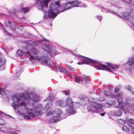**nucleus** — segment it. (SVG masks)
<instances>
[{
	"label": "nucleus",
	"instance_id": "obj_1",
	"mask_svg": "<svg viewBox=\"0 0 134 134\" xmlns=\"http://www.w3.org/2000/svg\"><path fill=\"white\" fill-rule=\"evenodd\" d=\"M30 97L27 93H20L13 96L12 98L13 102L12 106L15 110L17 106L18 112L26 120H30L42 114L49 109L46 107L44 108L41 104H35V102L38 101L40 99L37 94H34L31 99Z\"/></svg>",
	"mask_w": 134,
	"mask_h": 134
},
{
	"label": "nucleus",
	"instance_id": "obj_2",
	"mask_svg": "<svg viewBox=\"0 0 134 134\" xmlns=\"http://www.w3.org/2000/svg\"><path fill=\"white\" fill-rule=\"evenodd\" d=\"M41 47L44 51L42 53L40 56L34 57L31 55L30 60L33 63L35 60H39L42 64L50 66L53 64V62L49 59L50 58L53 57L56 54L57 44L52 43L46 38L43 39L41 42Z\"/></svg>",
	"mask_w": 134,
	"mask_h": 134
},
{
	"label": "nucleus",
	"instance_id": "obj_3",
	"mask_svg": "<svg viewBox=\"0 0 134 134\" xmlns=\"http://www.w3.org/2000/svg\"><path fill=\"white\" fill-rule=\"evenodd\" d=\"M81 7L84 8L87 7V5L78 0L68 1L63 3L61 5L59 1L52 2L50 3L48 7V10L47 13L48 15L44 14V18L46 19L47 16L54 19L60 13L64 12L65 10L70 9L75 7Z\"/></svg>",
	"mask_w": 134,
	"mask_h": 134
},
{
	"label": "nucleus",
	"instance_id": "obj_4",
	"mask_svg": "<svg viewBox=\"0 0 134 134\" xmlns=\"http://www.w3.org/2000/svg\"><path fill=\"white\" fill-rule=\"evenodd\" d=\"M82 58H79L78 60L81 61L78 62L77 64L79 65L83 64H94V67L97 70H107L111 72H113L112 70L114 71L115 69H118L120 66L119 65L114 66L110 63H108L107 65L110 68H109L106 65L99 63L98 62L84 57H82Z\"/></svg>",
	"mask_w": 134,
	"mask_h": 134
},
{
	"label": "nucleus",
	"instance_id": "obj_5",
	"mask_svg": "<svg viewBox=\"0 0 134 134\" xmlns=\"http://www.w3.org/2000/svg\"><path fill=\"white\" fill-rule=\"evenodd\" d=\"M55 104L56 105L63 108L66 107V111L68 114H74L76 113L75 109L77 108L79 103L77 102H73L71 98H69L64 102L61 100L56 101Z\"/></svg>",
	"mask_w": 134,
	"mask_h": 134
},
{
	"label": "nucleus",
	"instance_id": "obj_6",
	"mask_svg": "<svg viewBox=\"0 0 134 134\" xmlns=\"http://www.w3.org/2000/svg\"><path fill=\"white\" fill-rule=\"evenodd\" d=\"M125 70L129 71L130 74L132 76H134V58H131L126 63L123 65Z\"/></svg>",
	"mask_w": 134,
	"mask_h": 134
},
{
	"label": "nucleus",
	"instance_id": "obj_7",
	"mask_svg": "<svg viewBox=\"0 0 134 134\" xmlns=\"http://www.w3.org/2000/svg\"><path fill=\"white\" fill-rule=\"evenodd\" d=\"M103 107L101 104L96 103L94 104H90L87 107V109L89 111L92 113H99V110Z\"/></svg>",
	"mask_w": 134,
	"mask_h": 134
},
{
	"label": "nucleus",
	"instance_id": "obj_8",
	"mask_svg": "<svg viewBox=\"0 0 134 134\" xmlns=\"http://www.w3.org/2000/svg\"><path fill=\"white\" fill-rule=\"evenodd\" d=\"M122 95L121 93H119L116 96V97L119 98L117 99L119 105L121 107L122 110L128 111L129 110V108L130 107V105H131L129 103H125L120 99H121L122 98L121 97Z\"/></svg>",
	"mask_w": 134,
	"mask_h": 134
},
{
	"label": "nucleus",
	"instance_id": "obj_9",
	"mask_svg": "<svg viewBox=\"0 0 134 134\" xmlns=\"http://www.w3.org/2000/svg\"><path fill=\"white\" fill-rule=\"evenodd\" d=\"M37 8L40 10L43 11L45 7H48V4L50 0H35Z\"/></svg>",
	"mask_w": 134,
	"mask_h": 134
},
{
	"label": "nucleus",
	"instance_id": "obj_10",
	"mask_svg": "<svg viewBox=\"0 0 134 134\" xmlns=\"http://www.w3.org/2000/svg\"><path fill=\"white\" fill-rule=\"evenodd\" d=\"M112 13L119 17L122 18L123 17L128 20L131 19L132 20V19H134V10H132L131 13L129 12H125L124 13L123 15H121L115 12H112Z\"/></svg>",
	"mask_w": 134,
	"mask_h": 134
},
{
	"label": "nucleus",
	"instance_id": "obj_11",
	"mask_svg": "<svg viewBox=\"0 0 134 134\" xmlns=\"http://www.w3.org/2000/svg\"><path fill=\"white\" fill-rule=\"evenodd\" d=\"M61 120V117L60 115H57L53 116L52 119H49V121L50 122L53 123L58 122Z\"/></svg>",
	"mask_w": 134,
	"mask_h": 134
},
{
	"label": "nucleus",
	"instance_id": "obj_12",
	"mask_svg": "<svg viewBox=\"0 0 134 134\" xmlns=\"http://www.w3.org/2000/svg\"><path fill=\"white\" fill-rule=\"evenodd\" d=\"M131 105H130V107H129V108L128 111H124L123 110H123L124 111V112L126 114V112H129V109L131 108ZM119 107H119L120 109V110L121 109L122 110V109H121V107L120 106H119ZM116 107L118 109H119V110H116L115 111H114V114L115 115L118 116H121L122 114V112H121V111L119 110V107Z\"/></svg>",
	"mask_w": 134,
	"mask_h": 134
},
{
	"label": "nucleus",
	"instance_id": "obj_13",
	"mask_svg": "<svg viewBox=\"0 0 134 134\" xmlns=\"http://www.w3.org/2000/svg\"><path fill=\"white\" fill-rule=\"evenodd\" d=\"M37 52L36 49L34 48L31 49L29 51L26 52V55L27 56L31 55L32 54L35 55H37Z\"/></svg>",
	"mask_w": 134,
	"mask_h": 134
},
{
	"label": "nucleus",
	"instance_id": "obj_14",
	"mask_svg": "<svg viewBox=\"0 0 134 134\" xmlns=\"http://www.w3.org/2000/svg\"><path fill=\"white\" fill-rule=\"evenodd\" d=\"M6 116V115L0 111V125H2L5 123L4 118Z\"/></svg>",
	"mask_w": 134,
	"mask_h": 134
},
{
	"label": "nucleus",
	"instance_id": "obj_15",
	"mask_svg": "<svg viewBox=\"0 0 134 134\" xmlns=\"http://www.w3.org/2000/svg\"><path fill=\"white\" fill-rule=\"evenodd\" d=\"M12 129L10 127H7L5 126H2L0 128V130L5 132H9L12 131Z\"/></svg>",
	"mask_w": 134,
	"mask_h": 134
},
{
	"label": "nucleus",
	"instance_id": "obj_16",
	"mask_svg": "<svg viewBox=\"0 0 134 134\" xmlns=\"http://www.w3.org/2000/svg\"><path fill=\"white\" fill-rule=\"evenodd\" d=\"M104 95L107 97L113 98L115 97V95L114 94H111L106 91H104Z\"/></svg>",
	"mask_w": 134,
	"mask_h": 134
},
{
	"label": "nucleus",
	"instance_id": "obj_17",
	"mask_svg": "<svg viewBox=\"0 0 134 134\" xmlns=\"http://www.w3.org/2000/svg\"><path fill=\"white\" fill-rule=\"evenodd\" d=\"M57 66L58 67V69L60 72L64 74L67 73V70L65 68L60 66L58 64H57Z\"/></svg>",
	"mask_w": 134,
	"mask_h": 134
},
{
	"label": "nucleus",
	"instance_id": "obj_18",
	"mask_svg": "<svg viewBox=\"0 0 134 134\" xmlns=\"http://www.w3.org/2000/svg\"><path fill=\"white\" fill-rule=\"evenodd\" d=\"M27 44L30 46H34L37 44L36 42H34L31 41H27L26 42Z\"/></svg>",
	"mask_w": 134,
	"mask_h": 134
},
{
	"label": "nucleus",
	"instance_id": "obj_19",
	"mask_svg": "<svg viewBox=\"0 0 134 134\" xmlns=\"http://www.w3.org/2000/svg\"><path fill=\"white\" fill-rule=\"evenodd\" d=\"M82 77L81 76H76L75 77V81L78 83H80V82L82 81Z\"/></svg>",
	"mask_w": 134,
	"mask_h": 134
},
{
	"label": "nucleus",
	"instance_id": "obj_20",
	"mask_svg": "<svg viewBox=\"0 0 134 134\" xmlns=\"http://www.w3.org/2000/svg\"><path fill=\"white\" fill-rule=\"evenodd\" d=\"M55 112L58 115H59L62 113V110L59 108H56L55 109Z\"/></svg>",
	"mask_w": 134,
	"mask_h": 134
},
{
	"label": "nucleus",
	"instance_id": "obj_21",
	"mask_svg": "<svg viewBox=\"0 0 134 134\" xmlns=\"http://www.w3.org/2000/svg\"><path fill=\"white\" fill-rule=\"evenodd\" d=\"M126 121L128 125L131 124H134V119L132 118L129 119H127L126 120Z\"/></svg>",
	"mask_w": 134,
	"mask_h": 134
},
{
	"label": "nucleus",
	"instance_id": "obj_22",
	"mask_svg": "<svg viewBox=\"0 0 134 134\" xmlns=\"http://www.w3.org/2000/svg\"><path fill=\"white\" fill-rule=\"evenodd\" d=\"M97 99V98L95 99L92 97H90L89 99V100L90 103L95 104L96 103L95 101Z\"/></svg>",
	"mask_w": 134,
	"mask_h": 134
},
{
	"label": "nucleus",
	"instance_id": "obj_23",
	"mask_svg": "<svg viewBox=\"0 0 134 134\" xmlns=\"http://www.w3.org/2000/svg\"><path fill=\"white\" fill-rule=\"evenodd\" d=\"M122 130L128 132L130 131V129L126 126H123L122 128Z\"/></svg>",
	"mask_w": 134,
	"mask_h": 134
},
{
	"label": "nucleus",
	"instance_id": "obj_24",
	"mask_svg": "<svg viewBox=\"0 0 134 134\" xmlns=\"http://www.w3.org/2000/svg\"><path fill=\"white\" fill-rule=\"evenodd\" d=\"M115 104L114 103H105L104 104L105 106L107 107H110L111 105H113Z\"/></svg>",
	"mask_w": 134,
	"mask_h": 134
},
{
	"label": "nucleus",
	"instance_id": "obj_25",
	"mask_svg": "<svg viewBox=\"0 0 134 134\" xmlns=\"http://www.w3.org/2000/svg\"><path fill=\"white\" fill-rule=\"evenodd\" d=\"M54 98L53 96L51 94H50L47 98V99L48 101H51L53 100Z\"/></svg>",
	"mask_w": 134,
	"mask_h": 134
},
{
	"label": "nucleus",
	"instance_id": "obj_26",
	"mask_svg": "<svg viewBox=\"0 0 134 134\" xmlns=\"http://www.w3.org/2000/svg\"><path fill=\"white\" fill-rule=\"evenodd\" d=\"M17 53L18 55L21 57L23 54V52L21 50H18L17 51Z\"/></svg>",
	"mask_w": 134,
	"mask_h": 134
},
{
	"label": "nucleus",
	"instance_id": "obj_27",
	"mask_svg": "<svg viewBox=\"0 0 134 134\" xmlns=\"http://www.w3.org/2000/svg\"><path fill=\"white\" fill-rule=\"evenodd\" d=\"M120 86H116L115 88L114 89V92L115 93H117L119 91L120 88Z\"/></svg>",
	"mask_w": 134,
	"mask_h": 134
},
{
	"label": "nucleus",
	"instance_id": "obj_28",
	"mask_svg": "<svg viewBox=\"0 0 134 134\" xmlns=\"http://www.w3.org/2000/svg\"><path fill=\"white\" fill-rule=\"evenodd\" d=\"M29 9L27 8H23L21 9V11L24 13H26L28 12L29 11Z\"/></svg>",
	"mask_w": 134,
	"mask_h": 134
},
{
	"label": "nucleus",
	"instance_id": "obj_29",
	"mask_svg": "<svg viewBox=\"0 0 134 134\" xmlns=\"http://www.w3.org/2000/svg\"><path fill=\"white\" fill-rule=\"evenodd\" d=\"M67 67L68 69L70 70H71L73 71H75L76 70L75 69L72 67L68 65Z\"/></svg>",
	"mask_w": 134,
	"mask_h": 134
},
{
	"label": "nucleus",
	"instance_id": "obj_30",
	"mask_svg": "<svg viewBox=\"0 0 134 134\" xmlns=\"http://www.w3.org/2000/svg\"><path fill=\"white\" fill-rule=\"evenodd\" d=\"M21 72L20 70L17 72L15 76V79H17L20 75V73Z\"/></svg>",
	"mask_w": 134,
	"mask_h": 134
},
{
	"label": "nucleus",
	"instance_id": "obj_31",
	"mask_svg": "<svg viewBox=\"0 0 134 134\" xmlns=\"http://www.w3.org/2000/svg\"><path fill=\"white\" fill-rule=\"evenodd\" d=\"M54 112L53 111H48L47 113V116H50L52 115L54 113Z\"/></svg>",
	"mask_w": 134,
	"mask_h": 134
},
{
	"label": "nucleus",
	"instance_id": "obj_32",
	"mask_svg": "<svg viewBox=\"0 0 134 134\" xmlns=\"http://www.w3.org/2000/svg\"><path fill=\"white\" fill-rule=\"evenodd\" d=\"M5 90L3 89L0 88V94L2 95L5 94Z\"/></svg>",
	"mask_w": 134,
	"mask_h": 134
},
{
	"label": "nucleus",
	"instance_id": "obj_33",
	"mask_svg": "<svg viewBox=\"0 0 134 134\" xmlns=\"http://www.w3.org/2000/svg\"><path fill=\"white\" fill-rule=\"evenodd\" d=\"M117 121L119 123L121 124H124L125 123V121L124 120L121 119H118L117 120Z\"/></svg>",
	"mask_w": 134,
	"mask_h": 134
},
{
	"label": "nucleus",
	"instance_id": "obj_34",
	"mask_svg": "<svg viewBox=\"0 0 134 134\" xmlns=\"http://www.w3.org/2000/svg\"><path fill=\"white\" fill-rule=\"evenodd\" d=\"M63 93L65 95H68L70 93V91H62Z\"/></svg>",
	"mask_w": 134,
	"mask_h": 134
},
{
	"label": "nucleus",
	"instance_id": "obj_35",
	"mask_svg": "<svg viewBox=\"0 0 134 134\" xmlns=\"http://www.w3.org/2000/svg\"><path fill=\"white\" fill-rule=\"evenodd\" d=\"M82 78H83V77ZM83 79L84 80V82H85L87 83L88 82L87 77L85 76H83Z\"/></svg>",
	"mask_w": 134,
	"mask_h": 134
},
{
	"label": "nucleus",
	"instance_id": "obj_36",
	"mask_svg": "<svg viewBox=\"0 0 134 134\" xmlns=\"http://www.w3.org/2000/svg\"><path fill=\"white\" fill-rule=\"evenodd\" d=\"M10 27L13 29L15 30L16 28L17 27V25H16L12 24V25Z\"/></svg>",
	"mask_w": 134,
	"mask_h": 134
},
{
	"label": "nucleus",
	"instance_id": "obj_37",
	"mask_svg": "<svg viewBox=\"0 0 134 134\" xmlns=\"http://www.w3.org/2000/svg\"><path fill=\"white\" fill-rule=\"evenodd\" d=\"M128 3H130L132 2L131 0H122Z\"/></svg>",
	"mask_w": 134,
	"mask_h": 134
},
{
	"label": "nucleus",
	"instance_id": "obj_38",
	"mask_svg": "<svg viewBox=\"0 0 134 134\" xmlns=\"http://www.w3.org/2000/svg\"><path fill=\"white\" fill-rule=\"evenodd\" d=\"M97 18L98 20H99L100 21H101L102 19V17L100 16H97Z\"/></svg>",
	"mask_w": 134,
	"mask_h": 134
},
{
	"label": "nucleus",
	"instance_id": "obj_39",
	"mask_svg": "<svg viewBox=\"0 0 134 134\" xmlns=\"http://www.w3.org/2000/svg\"><path fill=\"white\" fill-rule=\"evenodd\" d=\"M131 127L132 131V134H134V127L131 126Z\"/></svg>",
	"mask_w": 134,
	"mask_h": 134
},
{
	"label": "nucleus",
	"instance_id": "obj_40",
	"mask_svg": "<svg viewBox=\"0 0 134 134\" xmlns=\"http://www.w3.org/2000/svg\"><path fill=\"white\" fill-rule=\"evenodd\" d=\"M9 133H10L12 134H19L18 133L16 132H14V131H10Z\"/></svg>",
	"mask_w": 134,
	"mask_h": 134
},
{
	"label": "nucleus",
	"instance_id": "obj_41",
	"mask_svg": "<svg viewBox=\"0 0 134 134\" xmlns=\"http://www.w3.org/2000/svg\"><path fill=\"white\" fill-rule=\"evenodd\" d=\"M8 24V27H10L12 25L11 24V22L10 21H8L7 22Z\"/></svg>",
	"mask_w": 134,
	"mask_h": 134
},
{
	"label": "nucleus",
	"instance_id": "obj_42",
	"mask_svg": "<svg viewBox=\"0 0 134 134\" xmlns=\"http://www.w3.org/2000/svg\"><path fill=\"white\" fill-rule=\"evenodd\" d=\"M100 111V110H99V111ZM100 115L102 116H104V115H105V114L106 113L105 112H104L103 113H100V111H99V113Z\"/></svg>",
	"mask_w": 134,
	"mask_h": 134
},
{
	"label": "nucleus",
	"instance_id": "obj_43",
	"mask_svg": "<svg viewBox=\"0 0 134 134\" xmlns=\"http://www.w3.org/2000/svg\"><path fill=\"white\" fill-rule=\"evenodd\" d=\"M101 10L103 12H108V11H107L106 10H105L104 8H102Z\"/></svg>",
	"mask_w": 134,
	"mask_h": 134
},
{
	"label": "nucleus",
	"instance_id": "obj_44",
	"mask_svg": "<svg viewBox=\"0 0 134 134\" xmlns=\"http://www.w3.org/2000/svg\"><path fill=\"white\" fill-rule=\"evenodd\" d=\"M65 74H66L69 77L71 76V75L67 71V73H66Z\"/></svg>",
	"mask_w": 134,
	"mask_h": 134
},
{
	"label": "nucleus",
	"instance_id": "obj_45",
	"mask_svg": "<svg viewBox=\"0 0 134 134\" xmlns=\"http://www.w3.org/2000/svg\"><path fill=\"white\" fill-rule=\"evenodd\" d=\"M79 98L81 99V100H83V99H84L85 98L84 97H81V96H80L79 97Z\"/></svg>",
	"mask_w": 134,
	"mask_h": 134
},
{
	"label": "nucleus",
	"instance_id": "obj_46",
	"mask_svg": "<svg viewBox=\"0 0 134 134\" xmlns=\"http://www.w3.org/2000/svg\"><path fill=\"white\" fill-rule=\"evenodd\" d=\"M104 99V98H102L100 99H98V100L99 101H102Z\"/></svg>",
	"mask_w": 134,
	"mask_h": 134
},
{
	"label": "nucleus",
	"instance_id": "obj_47",
	"mask_svg": "<svg viewBox=\"0 0 134 134\" xmlns=\"http://www.w3.org/2000/svg\"><path fill=\"white\" fill-rule=\"evenodd\" d=\"M57 64H55V66L57 68H58V67L57 66Z\"/></svg>",
	"mask_w": 134,
	"mask_h": 134
},
{
	"label": "nucleus",
	"instance_id": "obj_48",
	"mask_svg": "<svg viewBox=\"0 0 134 134\" xmlns=\"http://www.w3.org/2000/svg\"><path fill=\"white\" fill-rule=\"evenodd\" d=\"M132 4H133V5L134 7V1L132 2Z\"/></svg>",
	"mask_w": 134,
	"mask_h": 134
},
{
	"label": "nucleus",
	"instance_id": "obj_49",
	"mask_svg": "<svg viewBox=\"0 0 134 134\" xmlns=\"http://www.w3.org/2000/svg\"><path fill=\"white\" fill-rule=\"evenodd\" d=\"M132 94L133 95V96H134V92H132Z\"/></svg>",
	"mask_w": 134,
	"mask_h": 134
},
{
	"label": "nucleus",
	"instance_id": "obj_50",
	"mask_svg": "<svg viewBox=\"0 0 134 134\" xmlns=\"http://www.w3.org/2000/svg\"><path fill=\"white\" fill-rule=\"evenodd\" d=\"M52 105V104L51 103L50 105V107Z\"/></svg>",
	"mask_w": 134,
	"mask_h": 134
},
{
	"label": "nucleus",
	"instance_id": "obj_51",
	"mask_svg": "<svg viewBox=\"0 0 134 134\" xmlns=\"http://www.w3.org/2000/svg\"><path fill=\"white\" fill-rule=\"evenodd\" d=\"M128 89L129 90H131V89H130L129 88H128Z\"/></svg>",
	"mask_w": 134,
	"mask_h": 134
},
{
	"label": "nucleus",
	"instance_id": "obj_52",
	"mask_svg": "<svg viewBox=\"0 0 134 134\" xmlns=\"http://www.w3.org/2000/svg\"><path fill=\"white\" fill-rule=\"evenodd\" d=\"M18 132H20V131H18Z\"/></svg>",
	"mask_w": 134,
	"mask_h": 134
},
{
	"label": "nucleus",
	"instance_id": "obj_53",
	"mask_svg": "<svg viewBox=\"0 0 134 134\" xmlns=\"http://www.w3.org/2000/svg\"><path fill=\"white\" fill-rule=\"evenodd\" d=\"M47 106H48V107H49L48 106V105H47Z\"/></svg>",
	"mask_w": 134,
	"mask_h": 134
}]
</instances>
